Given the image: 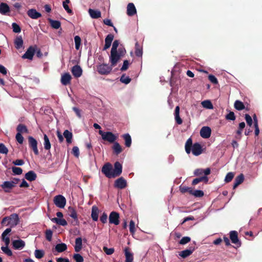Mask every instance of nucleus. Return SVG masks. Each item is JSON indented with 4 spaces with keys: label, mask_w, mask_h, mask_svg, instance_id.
<instances>
[{
    "label": "nucleus",
    "mask_w": 262,
    "mask_h": 262,
    "mask_svg": "<svg viewBox=\"0 0 262 262\" xmlns=\"http://www.w3.org/2000/svg\"><path fill=\"white\" fill-rule=\"evenodd\" d=\"M82 241L81 237L76 238L74 249L76 252H79L82 249Z\"/></svg>",
    "instance_id": "nucleus-32"
},
{
    "label": "nucleus",
    "mask_w": 262,
    "mask_h": 262,
    "mask_svg": "<svg viewBox=\"0 0 262 262\" xmlns=\"http://www.w3.org/2000/svg\"><path fill=\"white\" fill-rule=\"evenodd\" d=\"M48 21L50 23L51 26L54 29H58L61 26V23L58 20H55L51 18H48Z\"/></svg>",
    "instance_id": "nucleus-36"
},
{
    "label": "nucleus",
    "mask_w": 262,
    "mask_h": 262,
    "mask_svg": "<svg viewBox=\"0 0 262 262\" xmlns=\"http://www.w3.org/2000/svg\"><path fill=\"white\" fill-rule=\"evenodd\" d=\"M88 12L90 16L92 18L97 19L101 17V13L100 11L98 10L89 9Z\"/></svg>",
    "instance_id": "nucleus-21"
},
{
    "label": "nucleus",
    "mask_w": 262,
    "mask_h": 262,
    "mask_svg": "<svg viewBox=\"0 0 262 262\" xmlns=\"http://www.w3.org/2000/svg\"><path fill=\"white\" fill-rule=\"evenodd\" d=\"M9 12H10V8L8 5L5 3H2L0 4V13L3 15H6Z\"/></svg>",
    "instance_id": "nucleus-31"
},
{
    "label": "nucleus",
    "mask_w": 262,
    "mask_h": 262,
    "mask_svg": "<svg viewBox=\"0 0 262 262\" xmlns=\"http://www.w3.org/2000/svg\"><path fill=\"white\" fill-rule=\"evenodd\" d=\"M71 72L73 76L76 78L80 77L82 74V70L78 65H75L72 68Z\"/></svg>",
    "instance_id": "nucleus-17"
},
{
    "label": "nucleus",
    "mask_w": 262,
    "mask_h": 262,
    "mask_svg": "<svg viewBox=\"0 0 262 262\" xmlns=\"http://www.w3.org/2000/svg\"><path fill=\"white\" fill-rule=\"evenodd\" d=\"M102 172L108 178H114L113 167L111 163H106L102 167Z\"/></svg>",
    "instance_id": "nucleus-4"
},
{
    "label": "nucleus",
    "mask_w": 262,
    "mask_h": 262,
    "mask_svg": "<svg viewBox=\"0 0 262 262\" xmlns=\"http://www.w3.org/2000/svg\"><path fill=\"white\" fill-rule=\"evenodd\" d=\"M203 106L205 108L211 109L213 108L212 103L209 100H205L202 102Z\"/></svg>",
    "instance_id": "nucleus-47"
},
{
    "label": "nucleus",
    "mask_w": 262,
    "mask_h": 262,
    "mask_svg": "<svg viewBox=\"0 0 262 262\" xmlns=\"http://www.w3.org/2000/svg\"><path fill=\"white\" fill-rule=\"evenodd\" d=\"M1 187L4 189L5 192H9L10 190L14 188V185L10 181H5L2 185Z\"/></svg>",
    "instance_id": "nucleus-23"
},
{
    "label": "nucleus",
    "mask_w": 262,
    "mask_h": 262,
    "mask_svg": "<svg viewBox=\"0 0 262 262\" xmlns=\"http://www.w3.org/2000/svg\"><path fill=\"white\" fill-rule=\"evenodd\" d=\"M72 76L69 73H66L61 75L60 82L63 85H68L71 84Z\"/></svg>",
    "instance_id": "nucleus-12"
},
{
    "label": "nucleus",
    "mask_w": 262,
    "mask_h": 262,
    "mask_svg": "<svg viewBox=\"0 0 262 262\" xmlns=\"http://www.w3.org/2000/svg\"><path fill=\"white\" fill-rule=\"evenodd\" d=\"M16 141L19 143V144H23L24 142V137L21 135V134L19 133H17L15 137Z\"/></svg>",
    "instance_id": "nucleus-63"
},
{
    "label": "nucleus",
    "mask_w": 262,
    "mask_h": 262,
    "mask_svg": "<svg viewBox=\"0 0 262 262\" xmlns=\"http://www.w3.org/2000/svg\"><path fill=\"white\" fill-rule=\"evenodd\" d=\"M225 118L227 120L234 121L235 120V116L233 112L230 111L229 113L225 116Z\"/></svg>",
    "instance_id": "nucleus-49"
},
{
    "label": "nucleus",
    "mask_w": 262,
    "mask_h": 262,
    "mask_svg": "<svg viewBox=\"0 0 262 262\" xmlns=\"http://www.w3.org/2000/svg\"><path fill=\"white\" fill-rule=\"evenodd\" d=\"M29 146L32 149L34 154L38 155L39 151L37 148V142L35 139L31 136L28 137Z\"/></svg>",
    "instance_id": "nucleus-9"
},
{
    "label": "nucleus",
    "mask_w": 262,
    "mask_h": 262,
    "mask_svg": "<svg viewBox=\"0 0 262 262\" xmlns=\"http://www.w3.org/2000/svg\"><path fill=\"white\" fill-rule=\"evenodd\" d=\"M17 133L20 134L23 133H28V129L27 126L24 124H19L16 127Z\"/></svg>",
    "instance_id": "nucleus-34"
},
{
    "label": "nucleus",
    "mask_w": 262,
    "mask_h": 262,
    "mask_svg": "<svg viewBox=\"0 0 262 262\" xmlns=\"http://www.w3.org/2000/svg\"><path fill=\"white\" fill-rule=\"evenodd\" d=\"M114 36L112 34H108L105 38V42L111 43H112V41L113 40Z\"/></svg>",
    "instance_id": "nucleus-64"
},
{
    "label": "nucleus",
    "mask_w": 262,
    "mask_h": 262,
    "mask_svg": "<svg viewBox=\"0 0 262 262\" xmlns=\"http://www.w3.org/2000/svg\"><path fill=\"white\" fill-rule=\"evenodd\" d=\"M191 194L194 195L195 197L201 198L204 196V192L201 190H192Z\"/></svg>",
    "instance_id": "nucleus-45"
},
{
    "label": "nucleus",
    "mask_w": 262,
    "mask_h": 262,
    "mask_svg": "<svg viewBox=\"0 0 262 262\" xmlns=\"http://www.w3.org/2000/svg\"><path fill=\"white\" fill-rule=\"evenodd\" d=\"M114 178L119 176L122 172V166L119 162H116L114 164V169H113Z\"/></svg>",
    "instance_id": "nucleus-11"
},
{
    "label": "nucleus",
    "mask_w": 262,
    "mask_h": 262,
    "mask_svg": "<svg viewBox=\"0 0 262 262\" xmlns=\"http://www.w3.org/2000/svg\"><path fill=\"white\" fill-rule=\"evenodd\" d=\"M19 222V218L17 214H11L9 217H6L3 219L2 223L9 225L13 227L16 226Z\"/></svg>",
    "instance_id": "nucleus-2"
},
{
    "label": "nucleus",
    "mask_w": 262,
    "mask_h": 262,
    "mask_svg": "<svg viewBox=\"0 0 262 262\" xmlns=\"http://www.w3.org/2000/svg\"><path fill=\"white\" fill-rule=\"evenodd\" d=\"M137 10L133 3H130L127 6V14L128 16H132L136 14Z\"/></svg>",
    "instance_id": "nucleus-20"
},
{
    "label": "nucleus",
    "mask_w": 262,
    "mask_h": 262,
    "mask_svg": "<svg viewBox=\"0 0 262 262\" xmlns=\"http://www.w3.org/2000/svg\"><path fill=\"white\" fill-rule=\"evenodd\" d=\"M12 246L16 250H21L25 246V242L21 239L14 240L12 241Z\"/></svg>",
    "instance_id": "nucleus-15"
},
{
    "label": "nucleus",
    "mask_w": 262,
    "mask_h": 262,
    "mask_svg": "<svg viewBox=\"0 0 262 262\" xmlns=\"http://www.w3.org/2000/svg\"><path fill=\"white\" fill-rule=\"evenodd\" d=\"M129 231L133 235L135 233V223L132 220L129 222Z\"/></svg>",
    "instance_id": "nucleus-52"
},
{
    "label": "nucleus",
    "mask_w": 262,
    "mask_h": 262,
    "mask_svg": "<svg viewBox=\"0 0 262 262\" xmlns=\"http://www.w3.org/2000/svg\"><path fill=\"white\" fill-rule=\"evenodd\" d=\"M193 251L194 248H190L189 249H186L179 252V255L182 258H184L191 255Z\"/></svg>",
    "instance_id": "nucleus-33"
},
{
    "label": "nucleus",
    "mask_w": 262,
    "mask_h": 262,
    "mask_svg": "<svg viewBox=\"0 0 262 262\" xmlns=\"http://www.w3.org/2000/svg\"><path fill=\"white\" fill-rule=\"evenodd\" d=\"M67 249V245L64 243H60L57 244L55 247V249L58 252H62Z\"/></svg>",
    "instance_id": "nucleus-37"
},
{
    "label": "nucleus",
    "mask_w": 262,
    "mask_h": 262,
    "mask_svg": "<svg viewBox=\"0 0 262 262\" xmlns=\"http://www.w3.org/2000/svg\"><path fill=\"white\" fill-rule=\"evenodd\" d=\"M25 178L27 180L32 182L36 180L37 178V174L34 171L30 170L25 174Z\"/></svg>",
    "instance_id": "nucleus-22"
},
{
    "label": "nucleus",
    "mask_w": 262,
    "mask_h": 262,
    "mask_svg": "<svg viewBox=\"0 0 262 262\" xmlns=\"http://www.w3.org/2000/svg\"><path fill=\"white\" fill-rule=\"evenodd\" d=\"M120 81L123 83L126 84H128L131 81V78L128 76H126L124 74L120 77Z\"/></svg>",
    "instance_id": "nucleus-44"
},
{
    "label": "nucleus",
    "mask_w": 262,
    "mask_h": 262,
    "mask_svg": "<svg viewBox=\"0 0 262 262\" xmlns=\"http://www.w3.org/2000/svg\"><path fill=\"white\" fill-rule=\"evenodd\" d=\"M125 262H133V254L128 251L127 249L125 251Z\"/></svg>",
    "instance_id": "nucleus-43"
},
{
    "label": "nucleus",
    "mask_w": 262,
    "mask_h": 262,
    "mask_svg": "<svg viewBox=\"0 0 262 262\" xmlns=\"http://www.w3.org/2000/svg\"><path fill=\"white\" fill-rule=\"evenodd\" d=\"M12 170L15 174L20 175L23 172V169L20 167H12Z\"/></svg>",
    "instance_id": "nucleus-55"
},
{
    "label": "nucleus",
    "mask_w": 262,
    "mask_h": 262,
    "mask_svg": "<svg viewBox=\"0 0 262 262\" xmlns=\"http://www.w3.org/2000/svg\"><path fill=\"white\" fill-rule=\"evenodd\" d=\"M185 149L187 154H189L191 151L193 155L198 156L203 152L201 145L199 143L192 144V140L191 138L187 139L185 143Z\"/></svg>",
    "instance_id": "nucleus-1"
},
{
    "label": "nucleus",
    "mask_w": 262,
    "mask_h": 262,
    "mask_svg": "<svg viewBox=\"0 0 262 262\" xmlns=\"http://www.w3.org/2000/svg\"><path fill=\"white\" fill-rule=\"evenodd\" d=\"M23 40L21 36L17 37L14 41L15 47L17 49L21 48L23 46Z\"/></svg>",
    "instance_id": "nucleus-39"
},
{
    "label": "nucleus",
    "mask_w": 262,
    "mask_h": 262,
    "mask_svg": "<svg viewBox=\"0 0 262 262\" xmlns=\"http://www.w3.org/2000/svg\"><path fill=\"white\" fill-rule=\"evenodd\" d=\"M211 133V128L208 126H204L200 130V135L203 138H208L210 137Z\"/></svg>",
    "instance_id": "nucleus-14"
},
{
    "label": "nucleus",
    "mask_w": 262,
    "mask_h": 262,
    "mask_svg": "<svg viewBox=\"0 0 262 262\" xmlns=\"http://www.w3.org/2000/svg\"><path fill=\"white\" fill-rule=\"evenodd\" d=\"M245 127V123L244 122H241L239 124L238 129L236 132L235 138L240 140L241 138V135L242 130Z\"/></svg>",
    "instance_id": "nucleus-28"
},
{
    "label": "nucleus",
    "mask_w": 262,
    "mask_h": 262,
    "mask_svg": "<svg viewBox=\"0 0 262 262\" xmlns=\"http://www.w3.org/2000/svg\"><path fill=\"white\" fill-rule=\"evenodd\" d=\"M192 190L193 189L191 187H189L186 186L181 185L180 186V191L182 193L188 192L189 194H191Z\"/></svg>",
    "instance_id": "nucleus-42"
},
{
    "label": "nucleus",
    "mask_w": 262,
    "mask_h": 262,
    "mask_svg": "<svg viewBox=\"0 0 262 262\" xmlns=\"http://www.w3.org/2000/svg\"><path fill=\"white\" fill-rule=\"evenodd\" d=\"M43 139H44V148L46 150H49L51 148V143L49 141V138L48 137L46 134H44L43 135Z\"/></svg>",
    "instance_id": "nucleus-41"
},
{
    "label": "nucleus",
    "mask_w": 262,
    "mask_h": 262,
    "mask_svg": "<svg viewBox=\"0 0 262 262\" xmlns=\"http://www.w3.org/2000/svg\"><path fill=\"white\" fill-rule=\"evenodd\" d=\"M109 221L110 223L117 225L119 224V214H110Z\"/></svg>",
    "instance_id": "nucleus-25"
},
{
    "label": "nucleus",
    "mask_w": 262,
    "mask_h": 262,
    "mask_svg": "<svg viewBox=\"0 0 262 262\" xmlns=\"http://www.w3.org/2000/svg\"><path fill=\"white\" fill-rule=\"evenodd\" d=\"M113 67L111 65L108 66L107 64L103 63L98 66L97 71L101 75H107L111 73Z\"/></svg>",
    "instance_id": "nucleus-6"
},
{
    "label": "nucleus",
    "mask_w": 262,
    "mask_h": 262,
    "mask_svg": "<svg viewBox=\"0 0 262 262\" xmlns=\"http://www.w3.org/2000/svg\"><path fill=\"white\" fill-rule=\"evenodd\" d=\"M1 250L5 254L8 256H11L12 255V252L11 250L8 248V246L5 245V246H2L1 247Z\"/></svg>",
    "instance_id": "nucleus-46"
},
{
    "label": "nucleus",
    "mask_w": 262,
    "mask_h": 262,
    "mask_svg": "<svg viewBox=\"0 0 262 262\" xmlns=\"http://www.w3.org/2000/svg\"><path fill=\"white\" fill-rule=\"evenodd\" d=\"M230 238L233 244H236L238 246H241V243L238 239L237 232L236 231H231L229 233Z\"/></svg>",
    "instance_id": "nucleus-16"
},
{
    "label": "nucleus",
    "mask_w": 262,
    "mask_h": 262,
    "mask_svg": "<svg viewBox=\"0 0 262 262\" xmlns=\"http://www.w3.org/2000/svg\"><path fill=\"white\" fill-rule=\"evenodd\" d=\"M8 149L3 143H0V153L7 155Z\"/></svg>",
    "instance_id": "nucleus-54"
},
{
    "label": "nucleus",
    "mask_w": 262,
    "mask_h": 262,
    "mask_svg": "<svg viewBox=\"0 0 262 262\" xmlns=\"http://www.w3.org/2000/svg\"><path fill=\"white\" fill-rule=\"evenodd\" d=\"M57 217H54L51 219V221L56 223V224L61 225V226H66L67 224V221L62 218L63 214H57Z\"/></svg>",
    "instance_id": "nucleus-13"
},
{
    "label": "nucleus",
    "mask_w": 262,
    "mask_h": 262,
    "mask_svg": "<svg viewBox=\"0 0 262 262\" xmlns=\"http://www.w3.org/2000/svg\"><path fill=\"white\" fill-rule=\"evenodd\" d=\"M244 180V176L243 173L240 174L236 177L234 180V185L233 186V189L236 188L239 185L243 182Z\"/></svg>",
    "instance_id": "nucleus-30"
},
{
    "label": "nucleus",
    "mask_w": 262,
    "mask_h": 262,
    "mask_svg": "<svg viewBox=\"0 0 262 262\" xmlns=\"http://www.w3.org/2000/svg\"><path fill=\"white\" fill-rule=\"evenodd\" d=\"M11 231V230L10 228H7L2 234V240L5 243L6 246H9L10 244V238L7 235Z\"/></svg>",
    "instance_id": "nucleus-18"
},
{
    "label": "nucleus",
    "mask_w": 262,
    "mask_h": 262,
    "mask_svg": "<svg viewBox=\"0 0 262 262\" xmlns=\"http://www.w3.org/2000/svg\"><path fill=\"white\" fill-rule=\"evenodd\" d=\"M34 255L36 258L40 259L44 255V252L41 250H36L34 252Z\"/></svg>",
    "instance_id": "nucleus-51"
},
{
    "label": "nucleus",
    "mask_w": 262,
    "mask_h": 262,
    "mask_svg": "<svg viewBox=\"0 0 262 262\" xmlns=\"http://www.w3.org/2000/svg\"><path fill=\"white\" fill-rule=\"evenodd\" d=\"M112 149L113 150L114 153L116 155H118L123 151L121 145L117 142H115L114 143V145L112 146Z\"/></svg>",
    "instance_id": "nucleus-29"
},
{
    "label": "nucleus",
    "mask_w": 262,
    "mask_h": 262,
    "mask_svg": "<svg viewBox=\"0 0 262 262\" xmlns=\"http://www.w3.org/2000/svg\"><path fill=\"white\" fill-rule=\"evenodd\" d=\"M64 138L66 139V141L68 144H70L72 143V140L73 137L72 133L66 129L64 131L63 134Z\"/></svg>",
    "instance_id": "nucleus-35"
},
{
    "label": "nucleus",
    "mask_w": 262,
    "mask_h": 262,
    "mask_svg": "<svg viewBox=\"0 0 262 262\" xmlns=\"http://www.w3.org/2000/svg\"><path fill=\"white\" fill-rule=\"evenodd\" d=\"M35 47L34 46H30L25 53L22 56L23 59H28L29 60H32L33 56L35 53Z\"/></svg>",
    "instance_id": "nucleus-8"
},
{
    "label": "nucleus",
    "mask_w": 262,
    "mask_h": 262,
    "mask_svg": "<svg viewBox=\"0 0 262 262\" xmlns=\"http://www.w3.org/2000/svg\"><path fill=\"white\" fill-rule=\"evenodd\" d=\"M74 41L75 43V48L76 50H79L81 45V38L79 36H76L74 37Z\"/></svg>",
    "instance_id": "nucleus-50"
},
{
    "label": "nucleus",
    "mask_w": 262,
    "mask_h": 262,
    "mask_svg": "<svg viewBox=\"0 0 262 262\" xmlns=\"http://www.w3.org/2000/svg\"><path fill=\"white\" fill-rule=\"evenodd\" d=\"M73 258L76 262H83V257L79 254H75L73 255Z\"/></svg>",
    "instance_id": "nucleus-56"
},
{
    "label": "nucleus",
    "mask_w": 262,
    "mask_h": 262,
    "mask_svg": "<svg viewBox=\"0 0 262 262\" xmlns=\"http://www.w3.org/2000/svg\"><path fill=\"white\" fill-rule=\"evenodd\" d=\"M28 15L32 19H37L41 16L40 13L34 9H29L27 12Z\"/></svg>",
    "instance_id": "nucleus-19"
},
{
    "label": "nucleus",
    "mask_w": 262,
    "mask_h": 262,
    "mask_svg": "<svg viewBox=\"0 0 262 262\" xmlns=\"http://www.w3.org/2000/svg\"><path fill=\"white\" fill-rule=\"evenodd\" d=\"M13 31L15 33H19L21 31V28L17 24L13 23L12 25Z\"/></svg>",
    "instance_id": "nucleus-57"
},
{
    "label": "nucleus",
    "mask_w": 262,
    "mask_h": 262,
    "mask_svg": "<svg viewBox=\"0 0 262 262\" xmlns=\"http://www.w3.org/2000/svg\"><path fill=\"white\" fill-rule=\"evenodd\" d=\"M103 250L107 255H111L114 252V249L113 248H108L104 246L103 247Z\"/></svg>",
    "instance_id": "nucleus-58"
},
{
    "label": "nucleus",
    "mask_w": 262,
    "mask_h": 262,
    "mask_svg": "<svg viewBox=\"0 0 262 262\" xmlns=\"http://www.w3.org/2000/svg\"><path fill=\"white\" fill-rule=\"evenodd\" d=\"M121 137L124 139L125 141V145L127 147H130L132 145V138L130 135L128 133L123 134L121 136Z\"/></svg>",
    "instance_id": "nucleus-27"
},
{
    "label": "nucleus",
    "mask_w": 262,
    "mask_h": 262,
    "mask_svg": "<svg viewBox=\"0 0 262 262\" xmlns=\"http://www.w3.org/2000/svg\"><path fill=\"white\" fill-rule=\"evenodd\" d=\"M234 106L235 108L238 111H242L245 108L244 103L239 100H236L235 101Z\"/></svg>",
    "instance_id": "nucleus-40"
},
{
    "label": "nucleus",
    "mask_w": 262,
    "mask_h": 262,
    "mask_svg": "<svg viewBox=\"0 0 262 262\" xmlns=\"http://www.w3.org/2000/svg\"><path fill=\"white\" fill-rule=\"evenodd\" d=\"M143 54L142 48L137 42L135 44V55L138 57H142Z\"/></svg>",
    "instance_id": "nucleus-38"
},
{
    "label": "nucleus",
    "mask_w": 262,
    "mask_h": 262,
    "mask_svg": "<svg viewBox=\"0 0 262 262\" xmlns=\"http://www.w3.org/2000/svg\"><path fill=\"white\" fill-rule=\"evenodd\" d=\"M72 153L75 157L78 158L79 156V148L77 146H74L72 148Z\"/></svg>",
    "instance_id": "nucleus-61"
},
{
    "label": "nucleus",
    "mask_w": 262,
    "mask_h": 262,
    "mask_svg": "<svg viewBox=\"0 0 262 262\" xmlns=\"http://www.w3.org/2000/svg\"><path fill=\"white\" fill-rule=\"evenodd\" d=\"M209 181V179L207 176H202L199 178L193 179L192 182V185H196L200 182H203L205 184H207Z\"/></svg>",
    "instance_id": "nucleus-24"
},
{
    "label": "nucleus",
    "mask_w": 262,
    "mask_h": 262,
    "mask_svg": "<svg viewBox=\"0 0 262 262\" xmlns=\"http://www.w3.org/2000/svg\"><path fill=\"white\" fill-rule=\"evenodd\" d=\"M122 57L123 56L118 53L117 51H111L110 61L112 67L116 66Z\"/></svg>",
    "instance_id": "nucleus-5"
},
{
    "label": "nucleus",
    "mask_w": 262,
    "mask_h": 262,
    "mask_svg": "<svg viewBox=\"0 0 262 262\" xmlns=\"http://www.w3.org/2000/svg\"><path fill=\"white\" fill-rule=\"evenodd\" d=\"M127 186V182L123 177H120L115 180L114 182V187L115 188L122 189Z\"/></svg>",
    "instance_id": "nucleus-10"
},
{
    "label": "nucleus",
    "mask_w": 262,
    "mask_h": 262,
    "mask_svg": "<svg viewBox=\"0 0 262 262\" xmlns=\"http://www.w3.org/2000/svg\"><path fill=\"white\" fill-rule=\"evenodd\" d=\"M99 134L101 136L102 139L110 143H114L117 139V136L111 132L99 131Z\"/></svg>",
    "instance_id": "nucleus-3"
},
{
    "label": "nucleus",
    "mask_w": 262,
    "mask_h": 262,
    "mask_svg": "<svg viewBox=\"0 0 262 262\" xmlns=\"http://www.w3.org/2000/svg\"><path fill=\"white\" fill-rule=\"evenodd\" d=\"M129 64V62L128 60H125L123 61V65H122V67L121 68L120 70L121 71H125L127 70L128 68Z\"/></svg>",
    "instance_id": "nucleus-59"
},
{
    "label": "nucleus",
    "mask_w": 262,
    "mask_h": 262,
    "mask_svg": "<svg viewBox=\"0 0 262 262\" xmlns=\"http://www.w3.org/2000/svg\"><path fill=\"white\" fill-rule=\"evenodd\" d=\"M53 232L51 230L48 229L46 231V237L48 241L52 240Z\"/></svg>",
    "instance_id": "nucleus-60"
},
{
    "label": "nucleus",
    "mask_w": 262,
    "mask_h": 262,
    "mask_svg": "<svg viewBox=\"0 0 262 262\" xmlns=\"http://www.w3.org/2000/svg\"><path fill=\"white\" fill-rule=\"evenodd\" d=\"M117 52L120 55L123 57L125 55L126 51L125 48L122 45H121L117 50Z\"/></svg>",
    "instance_id": "nucleus-53"
},
{
    "label": "nucleus",
    "mask_w": 262,
    "mask_h": 262,
    "mask_svg": "<svg viewBox=\"0 0 262 262\" xmlns=\"http://www.w3.org/2000/svg\"><path fill=\"white\" fill-rule=\"evenodd\" d=\"M54 204L58 207L63 208L66 204V199L62 195H56L53 199Z\"/></svg>",
    "instance_id": "nucleus-7"
},
{
    "label": "nucleus",
    "mask_w": 262,
    "mask_h": 262,
    "mask_svg": "<svg viewBox=\"0 0 262 262\" xmlns=\"http://www.w3.org/2000/svg\"><path fill=\"white\" fill-rule=\"evenodd\" d=\"M190 241V238L188 236H185L180 241L179 244L181 245H185Z\"/></svg>",
    "instance_id": "nucleus-62"
},
{
    "label": "nucleus",
    "mask_w": 262,
    "mask_h": 262,
    "mask_svg": "<svg viewBox=\"0 0 262 262\" xmlns=\"http://www.w3.org/2000/svg\"><path fill=\"white\" fill-rule=\"evenodd\" d=\"M174 115L176 123L179 125L181 124L183 121L180 116V107L179 106L176 107Z\"/></svg>",
    "instance_id": "nucleus-26"
},
{
    "label": "nucleus",
    "mask_w": 262,
    "mask_h": 262,
    "mask_svg": "<svg viewBox=\"0 0 262 262\" xmlns=\"http://www.w3.org/2000/svg\"><path fill=\"white\" fill-rule=\"evenodd\" d=\"M234 176V173L233 172H228L225 177V181L226 183H229V182H231L232 181V180L233 179Z\"/></svg>",
    "instance_id": "nucleus-48"
}]
</instances>
